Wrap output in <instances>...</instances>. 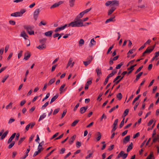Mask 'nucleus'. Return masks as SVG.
I'll return each instance as SVG.
<instances>
[{
    "mask_svg": "<svg viewBox=\"0 0 159 159\" xmlns=\"http://www.w3.org/2000/svg\"><path fill=\"white\" fill-rule=\"evenodd\" d=\"M84 14L83 11L80 12L79 14L76 16L74 21L71 22L68 24V26H71L72 27H79L83 26V25H82V20L80 18L83 17Z\"/></svg>",
    "mask_w": 159,
    "mask_h": 159,
    "instance_id": "f257e3e1",
    "label": "nucleus"
},
{
    "mask_svg": "<svg viewBox=\"0 0 159 159\" xmlns=\"http://www.w3.org/2000/svg\"><path fill=\"white\" fill-rule=\"evenodd\" d=\"M105 5L106 6L110 5L111 7L113 5L119 6V1L117 0L109 1L106 3Z\"/></svg>",
    "mask_w": 159,
    "mask_h": 159,
    "instance_id": "f03ea898",
    "label": "nucleus"
},
{
    "mask_svg": "<svg viewBox=\"0 0 159 159\" xmlns=\"http://www.w3.org/2000/svg\"><path fill=\"white\" fill-rule=\"evenodd\" d=\"M24 27L26 30L27 31L29 34L32 35L34 34V31L32 30L34 28V26L30 25H25L24 26Z\"/></svg>",
    "mask_w": 159,
    "mask_h": 159,
    "instance_id": "7ed1b4c3",
    "label": "nucleus"
},
{
    "mask_svg": "<svg viewBox=\"0 0 159 159\" xmlns=\"http://www.w3.org/2000/svg\"><path fill=\"white\" fill-rule=\"evenodd\" d=\"M118 6L113 5L111 7V9L108 11V15H110L116 9V7Z\"/></svg>",
    "mask_w": 159,
    "mask_h": 159,
    "instance_id": "20e7f679",
    "label": "nucleus"
},
{
    "mask_svg": "<svg viewBox=\"0 0 159 159\" xmlns=\"http://www.w3.org/2000/svg\"><path fill=\"white\" fill-rule=\"evenodd\" d=\"M40 11V10L39 9H36L34 12V19L36 20L38 18V15Z\"/></svg>",
    "mask_w": 159,
    "mask_h": 159,
    "instance_id": "39448f33",
    "label": "nucleus"
},
{
    "mask_svg": "<svg viewBox=\"0 0 159 159\" xmlns=\"http://www.w3.org/2000/svg\"><path fill=\"white\" fill-rule=\"evenodd\" d=\"M73 60L72 58H70L69 59L67 64L66 68L70 66V67H72L74 65V62H72Z\"/></svg>",
    "mask_w": 159,
    "mask_h": 159,
    "instance_id": "423d86ee",
    "label": "nucleus"
},
{
    "mask_svg": "<svg viewBox=\"0 0 159 159\" xmlns=\"http://www.w3.org/2000/svg\"><path fill=\"white\" fill-rule=\"evenodd\" d=\"M67 26H69L68 25L65 24L63 26H62L60 27H58L57 28H56L55 29V32H57L59 30H64Z\"/></svg>",
    "mask_w": 159,
    "mask_h": 159,
    "instance_id": "0eeeda50",
    "label": "nucleus"
},
{
    "mask_svg": "<svg viewBox=\"0 0 159 159\" xmlns=\"http://www.w3.org/2000/svg\"><path fill=\"white\" fill-rule=\"evenodd\" d=\"M118 121V119H116L115 120L113 124V127L111 130V132H113L117 128L116 125H117Z\"/></svg>",
    "mask_w": 159,
    "mask_h": 159,
    "instance_id": "6e6552de",
    "label": "nucleus"
},
{
    "mask_svg": "<svg viewBox=\"0 0 159 159\" xmlns=\"http://www.w3.org/2000/svg\"><path fill=\"white\" fill-rule=\"evenodd\" d=\"M30 53L28 51H27L24 54V59L25 60H27L30 58Z\"/></svg>",
    "mask_w": 159,
    "mask_h": 159,
    "instance_id": "1a4fd4ad",
    "label": "nucleus"
},
{
    "mask_svg": "<svg viewBox=\"0 0 159 159\" xmlns=\"http://www.w3.org/2000/svg\"><path fill=\"white\" fill-rule=\"evenodd\" d=\"M130 135H128L126 136L123 139V142L124 144H126L129 140L130 139Z\"/></svg>",
    "mask_w": 159,
    "mask_h": 159,
    "instance_id": "9d476101",
    "label": "nucleus"
},
{
    "mask_svg": "<svg viewBox=\"0 0 159 159\" xmlns=\"http://www.w3.org/2000/svg\"><path fill=\"white\" fill-rule=\"evenodd\" d=\"M76 137V135H73L71 138L70 139L69 141V143L71 145L72 144L74 141Z\"/></svg>",
    "mask_w": 159,
    "mask_h": 159,
    "instance_id": "9b49d317",
    "label": "nucleus"
},
{
    "mask_svg": "<svg viewBox=\"0 0 159 159\" xmlns=\"http://www.w3.org/2000/svg\"><path fill=\"white\" fill-rule=\"evenodd\" d=\"M62 3V1H60L57 3H56L52 5L50 7L51 9L54 8L58 7Z\"/></svg>",
    "mask_w": 159,
    "mask_h": 159,
    "instance_id": "f8f14e48",
    "label": "nucleus"
},
{
    "mask_svg": "<svg viewBox=\"0 0 159 159\" xmlns=\"http://www.w3.org/2000/svg\"><path fill=\"white\" fill-rule=\"evenodd\" d=\"M88 107H81L80 109V112L81 114H83L87 110Z\"/></svg>",
    "mask_w": 159,
    "mask_h": 159,
    "instance_id": "ddd939ff",
    "label": "nucleus"
},
{
    "mask_svg": "<svg viewBox=\"0 0 159 159\" xmlns=\"http://www.w3.org/2000/svg\"><path fill=\"white\" fill-rule=\"evenodd\" d=\"M16 133H14L10 138L9 139L7 143H10L12 141L13 139L15 138V136L16 135Z\"/></svg>",
    "mask_w": 159,
    "mask_h": 159,
    "instance_id": "4468645a",
    "label": "nucleus"
},
{
    "mask_svg": "<svg viewBox=\"0 0 159 159\" xmlns=\"http://www.w3.org/2000/svg\"><path fill=\"white\" fill-rule=\"evenodd\" d=\"M115 16H114L113 17H111L108 19H107L106 21H105L106 23H108L110 22H113L115 21L114 19L115 18Z\"/></svg>",
    "mask_w": 159,
    "mask_h": 159,
    "instance_id": "2eb2a0df",
    "label": "nucleus"
},
{
    "mask_svg": "<svg viewBox=\"0 0 159 159\" xmlns=\"http://www.w3.org/2000/svg\"><path fill=\"white\" fill-rule=\"evenodd\" d=\"M152 49H148V48L143 53V56H144L145 55V54L147 53H150L152 51Z\"/></svg>",
    "mask_w": 159,
    "mask_h": 159,
    "instance_id": "dca6fc26",
    "label": "nucleus"
},
{
    "mask_svg": "<svg viewBox=\"0 0 159 159\" xmlns=\"http://www.w3.org/2000/svg\"><path fill=\"white\" fill-rule=\"evenodd\" d=\"M11 16L14 17L20 16L19 12H16L15 13H12L11 14Z\"/></svg>",
    "mask_w": 159,
    "mask_h": 159,
    "instance_id": "f3484780",
    "label": "nucleus"
},
{
    "mask_svg": "<svg viewBox=\"0 0 159 159\" xmlns=\"http://www.w3.org/2000/svg\"><path fill=\"white\" fill-rule=\"evenodd\" d=\"M44 142L43 141L39 143V144L38 146V149H39L41 151L43 150V148H42V146L44 144Z\"/></svg>",
    "mask_w": 159,
    "mask_h": 159,
    "instance_id": "a211bd4d",
    "label": "nucleus"
},
{
    "mask_svg": "<svg viewBox=\"0 0 159 159\" xmlns=\"http://www.w3.org/2000/svg\"><path fill=\"white\" fill-rule=\"evenodd\" d=\"M146 159H154L153 152H151L150 155L147 157Z\"/></svg>",
    "mask_w": 159,
    "mask_h": 159,
    "instance_id": "6ab92c4d",
    "label": "nucleus"
},
{
    "mask_svg": "<svg viewBox=\"0 0 159 159\" xmlns=\"http://www.w3.org/2000/svg\"><path fill=\"white\" fill-rule=\"evenodd\" d=\"M96 43V41H94L93 39H92L91 40L90 43L89 44V46L90 47H92Z\"/></svg>",
    "mask_w": 159,
    "mask_h": 159,
    "instance_id": "aec40b11",
    "label": "nucleus"
},
{
    "mask_svg": "<svg viewBox=\"0 0 159 159\" xmlns=\"http://www.w3.org/2000/svg\"><path fill=\"white\" fill-rule=\"evenodd\" d=\"M52 33V31L51 30L45 32L44 33V34L46 36L50 37L51 36Z\"/></svg>",
    "mask_w": 159,
    "mask_h": 159,
    "instance_id": "412c9836",
    "label": "nucleus"
},
{
    "mask_svg": "<svg viewBox=\"0 0 159 159\" xmlns=\"http://www.w3.org/2000/svg\"><path fill=\"white\" fill-rule=\"evenodd\" d=\"M46 116V113H43L42 115H41L38 120L39 121L43 120Z\"/></svg>",
    "mask_w": 159,
    "mask_h": 159,
    "instance_id": "4be33fe9",
    "label": "nucleus"
},
{
    "mask_svg": "<svg viewBox=\"0 0 159 159\" xmlns=\"http://www.w3.org/2000/svg\"><path fill=\"white\" fill-rule=\"evenodd\" d=\"M58 97V95L57 94L54 96L51 99V100L50 102V104H52L53 102H54L55 100Z\"/></svg>",
    "mask_w": 159,
    "mask_h": 159,
    "instance_id": "5701e85b",
    "label": "nucleus"
},
{
    "mask_svg": "<svg viewBox=\"0 0 159 159\" xmlns=\"http://www.w3.org/2000/svg\"><path fill=\"white\" fill-rule=\"evenodd\" d=\"M143 72H140L139 73L138 75H136V78L135 80H134V82H136L138 80L140 77L141 76V75L143 74Z\"/></svg>",
    "mask_w": 159,
    "mask_h": 159,
    "instance_id": "b1692460",
    "label": "nucleus"
},
{
    "mask_svg": "<svg viewBox=\"0 0 159 159\" xmlns=\"http://www.w3.org/2000/svg\"><path fill=\"white\" fill-rule=\"evenodd\" d=\"M30 146H29V148H28L26 152V154L24 157H21L20 158L21 159H25L26 158V157L28 156V153H29L30 150Z\"/></svg>",
    "mask_w": 159,
    "mask_h": 159,
    "instance_id": "393cba45",
    "label": "nucleus"
},
{
    "mask_svg": "<svg viewBox=\"0 0 159 159\" xmlns=\"http://www.w3.org/2000/svg\"><path fill=\"white\" fill-rule=\"evenodd\" d=\"M96 71L97 72V75L98 76H99L102 74V72L100 69L98 68H97L96 69Z\"/></svg>",
    "mask_w": 159,
    "mask_h": 159,
    "instance_id": "a878e982",
    "label": "nucleus"
},
{
    "mask_svg": "<svg viewBox=\"0 0 159 159\" xmlns=\"http://www.w3.org/2000/svg\"><path fill=\"white\" fill-rule=\"evenodd\" d=\"M46 48V45L43 43L41 45H39L38 47H37V48L40 50H42L43 48Z\"/></svg>",
    "mask_w": 159,
    "mask_h": 159,
    "instance_id": "bb28decb",
    "label": "nucleus"
},
{
    "mask_svg": "<svg viewBox=\"0 0 159 159\" xmlns=\"http://www.w3.org/2000/svg\"><path fill=\"white\" fill-rule=\"evenodd\" d=\"M132 146H133V144L132 142L131 143L130 145L128 146L127 151V152H129L132 149Z\"/></svg>",
    "mask_w": 159,
    "mask_h": 159,
    "instance_id": "cd10ccee",
    "label": "nucleus"
},
{
    "mask_svg": "<svg viewBox=\"0 0 159 159\" xmlns=\"http://www.w3.org/2000/svg\"><path fill=\"white\" fill-rule=\"evenodd\" d=\"M20 36L22 37H23L24 38V39H26V37H28V35L26 34L25 32H23L21 33Z\"/></svg>",
    "mask_w": 159,
    "mask_h": 159,
    "instance_id": "c85d7f7f",
    "label": "nucleus"
},
{
    "mask_svg": "<svg viewBox=\"0 0 159 159\" xmlns=\"http://www.w3.org/2000/svg\"><path fill=\"white\" fill-rule=\"evenodd\" d=\"M8 133V131H6L2 135L0 139L1 140H2L3 139H4L6 136L7 135V134Z\"/></svg>",
    "mask_w": 159,
    "mask_h": 159,
    "instance_id": "c756f323",
    "label": "nucleus"
},
{
    "mask_svg": "<svg viewBox=\"0 0 159 159\" xmlns=\"http://www.w3.org/2000/svg\"><path fill=\"white\" fill-rule=\"evenodd\" d=\"M155 54V56L152 58V61L154 60L157 57L159 56V51L156 52Z\"/></svg>",
    "mask_w": 159,
    "mask_h": 159,
    "instance_id": "7c9ffc66",
    "label": "nucleus"
},
{
    "mask_svg": "<svg viewBox=\"0 0 159 159\" xmlns=\"http://www.w3.org/2000/svg\"><path fill=\"white\" fill-rule=\"evenodd\" d=\"M97 135L98 136V137L97 138V141H98L100 140V139L101 138V135L100 133L99 132H98L97 133Z\"/></svg>",
    "mask_w": 159,
    "mask_h": 159,
    "instance_id": "2f4dec72",
    "label": "nucleus"
},
{
    "mask_svg": "<svg viewBox=\"0 0 159 159\" xmlns=\"http://www.w3.org/2000/svg\"><path fill=\"white\" fill-rule=\"evenodd\" d=\"M65 85L64 84L61 85L59 89V91H60V93H61L63 92V88L65 87Z\"/></svg>",
    "mask_w": 159,
    "mask_h": 159,
    "instance_id": "473e14b6",
    "label": "nucleus"
},
{
    "mask_svg": "<svg viewBox=\"0 0 159 159\" xmlns=\"http://www.w3.org/2000/svg\"><path fill=\"white\" fill-rule=\"evenodd\" d=\"M84 43V41L82 39H81L79 41V44L80 46H81Z\"/></svg>",
    "mask_w": 159,
    "mask_h": 159,
    "instance_id": "72a5a7b5",
    "label": "nucleus"
},
{
    "mask_svg": "<svg viewBox=\"0 0 159 159\" xmlns=\"http://www.w3.org/2000/svg\"><path fill=\"white\" fill-rule=\"evenodd\" d=\"M75 1V0H69L70 5L71 7L73 6Z\"/></svg>",
    "mask_w": 159,
    "mask_h": 159,
    "instance_id": "f704fd0d",
    "label": "nucleus"
},
{
    "mask_svg": "<svg viewBox=\"0 0 159 159\" xmlns=\"http://www.w3.org/2000/svg\"><path fill=\"white\" fill-rule=\"evenodd\" d=\"M116 97L119 100H120L122 98V95L121 93H119L117 95Z\"/></svg>",
    "mask_w": 159,
    "mask_h": 159,
    "instance_id": "c9c22d12",
    "label": "nucleus"
},
{
    "mask_svg": "<svg viewBox=\"0 0 159 159\" xmlns=\"http://www.w3.org/2000/svg\"><path fill=\"white\" fill-rule=\"evenodd\" d=\"M38 149V151L35 152L34 154L33 155V157H34L35 156H36L41 151V150H40L39 149Z\"/></svg>",
    "mask_w": 159,
    "mask_h": 159,
    "instance_id": "e433bc0d",
    "label": "nucleus"
},
{
    "mask_svg": "<svg viewBox=\"0 0 159 159\" xmlns=\"http://www.w3.org/2000/svg\"><path fill=\"white\" fill-rule=\"evenodd\" d=\"M55 78H53V79H51V80H50L49 81L48 83V85H50L52 84V83H53L54 82H55Z\"/></svg>",
    "mask_w": 159,
    "mask_h": 159,
    "instance_id": "4c0bfd02",
    "label": "nucleus"
},
{
    "mask_svg": "<svg viewBox=\"0 0 159 159\" xmlns=\"http://www.w3.org/2000/svg\"><path fill=\"white\" fill-rule=\"evenodd\" d=\"M79 121V120H75L73 122L71 126H75L78 123V122Z\"/></svg>",
    "mask_w": 159,
    "mask_h": 159,
    "instance_id": "58836bf2",
    "label": "nucleus"
},
{
    "mask_svg": "<svg viewBox=\"0 0 159 159\" xmlns=\"http://www.w3.org/2000/svg\"><path fill=\"white\" fill-rule=\"evenodd\" d=\"M123 154L121 155V157H123V159H125L128 156V154L127 153H125L123 151V153H122Z\"/></svg>",
    "mask_w": 159,
    "mask_h": 159,
    "instance_id": "ea45409f",
    "label": "nucleus"
},
{
    "mask_svg": "<svg viewBox=\"0 0 159 159\" xmlns=\"http://www.w3.org/2000/svg\"><path fill=\"white\" fill-rule=\"evenodd\" d=\"M129 109H126L123 114V115L124 116H125L126 115H127L129 113Z\"/></svg>",
    "mask_w": 159,
    "mask_h": 159,
    "instance_id": "a19ab883",
    "label": "nucleus"
},
{
    "mask_svg": "<svg viewBox=\"0 0 159 159\" xmlns=\"http://www.w3.org/2000/svg\"><path fill=\"white\" fill-rule=\"evenodd\" d=\"M25 139V137H23L22 138H21L20 140H19L18 144V145H20L22 142Z\"/></svg>",
    "mask_w": 159,
    "mask_h": 159,
    "instance_id": "79ce46f5",
    "label": "nucleus"
},
{
    "mask_svg": "<svg viewBox=\"0 0 159 159\" xmlns=\"http://www.w3.org/2000/svg\"><path fill=\"white\" fill-rule=\"evenodd\" d=\"M48 102H46L45 103V104L42 106V107H41V109L43 110L44 109H45V108L48 105Z\"/></svg>",
    "mask_w": 159,
    "mask_h": 159,
    "instance_id": "37998d69",
    "label": "nucleus"
},
{
    "mask_svg": "<svg viewBox=\"0 0 159 159\" xmlns=\"http://www.w3.org/2000/svg\"><path fill=\"white\" fill-rule=\"evenodd\" d=\"M50 93H48L47 94L46 97L44 98H43V99L42 102L44 101L45 100H46L48 98H49V96H50Z\"/></svg>",
    "mask_w": 159,
    "mask_h": 159,
    "instance_id": "c03bdc74",
    "label": "nucleus"
},
{
    "mask_svg": "<svg viewBox=\"0 0 159 159\" xmlns=\"http://www.w3.org/2000/svg\"><path fill=\"white\" fill-rule=\"evenodd\" d=\"M123 64L122 62L120 63V64H118V65L116 66V69H120V68L121 67V66L123 65Z\"/></svg>",
    "mask_w": 159,
    "mask_h": 159,
    "instance_id": "a18cd8bd",
    "label": "nucleus"
},
{
    "mask_svg": "<svg viewBox=\"0 0 159 159\" xmlns=\"http://www.w3.org/2000/svg\"><path fill=\"white\" fill-rule=\"evenodd\" d=\"M15 143V142L14 141H12L11 143L8 146V148L9 149L11 148L12 147L14 146Z\"/></svg>",
    "mask_w": 159,
    "mask_h": 159,
    "instance_id": "49530a36",
    "label": "nucleus"
},
{
    "mask_svg": "<svg viewBox=\"0 0 159 159\" xmlns=\"http://www.w3.org/2000/svg\"><path fill=\"white\" fill-rule=\"evenodd\" d=\"M15 120L14 119L12 118H11L9 120L8 122V124H11L12 122H14L15 121Z\"/></svg>",
    "mask_w": 159,
    "mask_h": 159,
    "instance_id": "de8ad7c7",
    "label": "nucleus"
},
{
    "mask_svg": "<svg viewBox=\"0 0 159 159\" xmlns=\"http://www.w3.org/2000/svg\"><path fill=\"white\" fill-rule=\"evenodd\" d=\"M12 103L11 102H10L8 105L6 107V108L7 109H8L10 108H11L12 107Z\"/></svg>",
    "mask_w": 159,
    "mask_h": 159,
    "instance_id": "09e8293b",
    "label": "nucleus"
},
{
    "mask_svg": "<svg viewBox=\"0 0 159 159\" xmlns=\"http://www.w3.org/2000/svg\"><path fill=\"white\" fill-rule=\"evenodd\" d=\"M25 12V9L21 10L19 12L20 16H21Z\"/></svg>",
    "mask_w": 159,
    "mask_h": 159,
    "instance_id": "8fccbe9b",
    "label": "nucleus"
},
{
    "mask_svg": "<svg viewBox=\"0 0 159 159\" xmlns=\"http://www.w3.org/2000/svg\"><path fill=\"white\" fill-rule=\"evenodd\" d=\"M59 110H60L59 108H58L55 109L53 112V115H55L57 113L59 112Z\"/></svg>",
    "mask_w": 159,
    "mask_h": 159,
    "instance_id": "3c124183",
    "label": "nucleus"
},
{
    "mask_svg": "<svg viewBox=\"0 0 159 159\" xmlns=\"http://www.w3.org/2000/svg\"><path fill=\"white\" fill-rule=\"evenodd\" d=\"M8 77H9V75H5L4 77L2 80V83H4L5 82V81H6V80L7 79Z\"/></svg>",
    "mask_w": 159,
    "mask_h": 159,
    "instance_id": "603ef678",
    "label": "nucleus"
},
{
    "mask_svg": "<svg viewBox=\"0 0 159 159\" xmlns=\"http://www.w3.org/2000/svg\"><path fill=\"white\" fill-rule=\"evenodd\" d=\"M22 52L23 51L22 50H21L20 51L19 53L18 54V59H19L22 56Z\"/></svg>",
    "mask_w": 159,
    "mask_h": 159,
    "instance_id": "864d4df0",
    "label": "nucleus"
},
{
    "mask_svg": "<svg viewBox=\"0 0 159 159\" xmlns=\"http://www.w3.org/2000/svg\"><path fill=\"white\" fill-rule=\"evenodd\" d=\"M46 24V23L44 22V21H42L39 24V26H41V25H45Z\"/></svg>",
    "mask_w": 159,
    "mask_h": 159,
    "instance_id": "5fc2aeb1",
    "label": "nucleus"
},
{
    "mask_svg": "<svg viewBox=\"0 0 159 159\" xmlns=\"http://www.w3.org/2000/svg\"><path fill=\"white\" fill-rule=\"evenodd\" d=\"M29 73V71L28 70H27V71H26V72L25 73V78L24 79V82H25L26 81V77L27 75H28V73Z\"/></svg>",
    "mask_w": 159,
    "mask_h": 159,
    "instance_id": "6e6d98bb",
    "label": "nucleus"
},
{
    "mask_svg": "<svg viewBox=\"0 0 159 159\" xmlns=\"http://www.w3.org/2000/svg\"><path fill=\"white\" fill-rule=\"evenodd\" d=\"M91 9V8H90L89 9H87L84 11H83V12L84 13V14H85L88 12H89V11H90Z\"/></svg>",
    "mask_w": 159,
    "mask_h": 159,
    "instance_id": "4d7b16f0",
    "label": "nucleus"
},
{
    "mask_svg": "<svg viewBox=\"0 0 159 159\" xmlns=\"http://www.w3.org/2000/svg\"><path fill=\"white\" fill-rule=\"evenodd\" d=\"M31 123H30L26 126L25 129L26 131H28L29 130L30 127V125H31Z\"/></svg>",
    "mask_w": 159,
    "mask_h": 159,
    "instance_id": "13d9d810",
    "label": "nucleus"
},
{
    "mask_svg": "<svg viewBox=\"0 0 159 159\" xmlns=\"http://www.w3.org/2000/svg\"><path fill=\"white\" fill-rule=\"evenodd\" d=\"M123 151H121L119 154L118 155L117 157H116L117 159L119 158L120 157H121V155L123 154Z\"/></svg>",
    "mask_w": 159,
    "mask_h": 159,
    "instance_id": "bf43d9fd",
    "label": "nucleus"
},
{
    "mask_svg": "<svg viewBox=\"0 0 159 159\" xmlns=\"http://www.w3.org/2000/svg\"><path fill=\"white\" fill-rule=\"evenodd\" d=\"M66 112H67V111L66 110H65L63 111V113L62 114L61 118H62L65 116V115L66 114Z\"/></svg>",
    "mask_w": 159,
    "mask_h": 159,
    "instance_id": "052dcab7",
    "label": "nucleus"
},
{
    "mask_svg": "<svg viewBox=\"0 0 159 159\" xmlns=\"http://www.w3.org/2000/svg\"><path fill=\"white\" fill-rule=\"evenodd\" d=\"M143 66H140V67H139L138 68V69L137 70V71L135 72V74H136L138 73L141 70V69L143 68Z\"/></svg>",
    "mask_w": 159,
    "mask_h": 159,
    "instance_id": "680f3d73",
    "label": "nucleus"
},
{
    "mask_svg": "<svg viewBox=\"0 0 159 159\" xmlns=\"http://www.w3.org/2000/svg\"><path fill=\"white\" fill-rule=\"evenodd\" d=\"M124 118L121 121L120 124V128H121L123 126V125L124 123Z\"/></svg>",
    "mask_w": 159,
    "mask_h": 159,
    "instance_id": "e2e57ef3",
    "label": "nucleus"
},
{
    "mask_svg": "<svg viewBox=\"0 0 159 159\" xmlns=\"http://www.w3.org/2000/svg\"><path fill=\"white\" fill-rule=\"evenodd\" d=\"M158 135H157V137H153V141L154 142H156L158 139H159V138H158Z\"/></svg>",
    "mask_w": 159,
    "mask_h": 159,
    "instance_id": "0e129e2a",
    "label": "nucleus"
},
{
    "mask_svg": "<svg viewBox=\"0 0 159 159\" xmlns=\"http://www.w3.org/2000/svg\"><path fill=\"white\" fill-rule=\"evenodd\" d=\"M79 105H80L79 103H78L76 104V105L75 106V107H74V111H75L76 110L78 107H79Z\"/></svg>",
    "mask_w": 159,
    "mask_h": 159,
    "instance_id": "69168bd1",
    "label": "nucleus"
},
{
    "mask_svg": "<svg viewBox=\"0 0 159 159\" xmlns=\"http://www.w3.org/2000/svg\"><path fill=\"white\" fill-rule=\"evenodd\" d=\"M65 151V149L64 148H62L61 150L60 153L61 154H63L64 153Z\"/></svg>",
    "mask_w": 159,
    "mask_h": 159,
    "instance_id": "338daca9",
    "label": "nucleus"
},
{
    "mask_svg": "<svg viewBox=\"0 0 159 159\" xmlns=\"http://www.w3.org/2000/svg\"><path fill=\"white\" fill-rule=\"evenodd\" d=\"M76 145L77 147V148H79L81 146V143L80 142H77L76 143Z\"/></svg>",
    "mask_w": 159,
    "mask_h": 159,
    "instance_id": "774afa93",
    "label": "nucleus"
}]
</instances>
